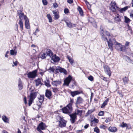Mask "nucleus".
<instances>
[{"label":"nucleus","instance_id":"f257e3e1","mask_svg":"<svg viewBox=\"0 0 133 133\" xmlns=\"http://www.w3.org/2000/svg\"><path fill=\"white\" fill-rule=\"evenodd\" d=\"M74 103V99L70 98V101H68V104L66 107L62 108L61 110L63 113L69 115L70 117L71 122L72 123L75 122L77 117L76 112H75L71 114L73 110L72 106Z\"/></svg>","mask_w":133,"mask_h":133},{"label":"nucleus","instance_id":"f03ea898","mask_svg":"<svg viewBox=\"0 0 133 133\" xmlns=\"http://www.w3.org/2000/svg\"><path fill=\"white\" fill-rule=\"evenodd\" d=\"M130 43L128 41H126L124 45H123L121 44L117 43L116 46L115 48L117 50L122 52H126L129 48Z\"/></svg>","mask_w":133,"mask_h":133},{"label":"nucleus","instance_id":"7ed1b4c3","mask_svg":"<svg viewBox=\"0 0 133 133\" xmlns=\"http://www.w3.org/2000/svg\"><path fill=\"white\" fill-rule=\"evenodd\" d=\"M37 92H34L33 90L31 91L30 96H29V97L28 101V105L29 106H30L32 104L34 100L37 96Z\"/></svg>","mask_w":133,"mask_h":133},{"label":"nucleus","instance_id":"20e7f679","mask_svg":"<svg viewBox=\"0 0 133 133\" xmlns=\"http://www.w3.org/2000/svg\"><path fill=\"white\" fill-rule=\"evenodd\" d=\"M118 8L115 1H112L111 2L110 4L109 9L113 13L118 11Z\"/></svg>","mask_w":133,"mask_h":133},{"label":"nucleus","instance_id":"39448f33","mask_svg":"<svg viewBox=\"0 0 133 133\" xmlns=\"http://www.w3.org/2000/svg\"><path fill=\"white\" fill-rule=\"evenodd\" d=\"M57 117L59 123L58 126L61 128L65 127L67 121L64 119L63 117L60 116H58Z\"/></svg>","mask_w":133,"mask_h":133},{"label":"nucleus","instance_id":"423d86ee","mask_svg":"<svg viewBox=\"0 0 133 133\" xmlns=\"http://www.w3.org/2000/svg\"><path fill=\"white\" fill-rule=\"evenodd\" d=\"M46 125L43 122H41L38 125L37 128V131L41 133H43L42 130H45L46 127Z\"/></svg>","mask_w":133,"mask_h":133},{"label":"nucleus","instance_id":"0eeeda50","mask_svg":"<svg viewBox=\"0 0 133 133\" xmlns=\"http://www.w3.org/2000/svg\"><path fill=\"white\" fill-rule=\"evenodd\" d=\"M17 15L19 16V20H22L24 19L25 21L28 19L26 15H24L22 11L21 10H18L17 11Z\"/></svg>","mask_w":133,"mask_h":133},{"label":"nucleus","instance_id":"6e6552de","mask_svg":"<svg viewBox=\"0 0 133 133\" xmlns=\"http://www.w3.org/2000/svg\"><path fill=\"white\" fill-rule=\"evenodd\" d=\"M37 70H35L32 72H30L27 74L28 77L32 78H35L37 76Z\"/></svg>","mask_w":133,"mask_h":133},{"label":"nucleus","instance_id":"1a4fd4ad","mask_svg":"<svg viewBox=\"0 0 133 133\" xmlns=\"http://www.w3.org/2000/svg\"><path fill=\"white\" fill-rule=\"evenodd\" d=\"M72 79V77L71 76L69 75L64 80V85H66L68 86L69 84L70 83Z\"/></svg>","mask_w":133,"mask_h":133},{"label":"nucleus","instance_id":"9d476101","mask_svg":"<svg viewBox=\"0 0 133 133\" xmlns=\"http://www.w3.org/2000/svg\"><path fill=\"white\" fill-rule=\"evenodd\" d=\"M64 21L65 23L67 26L70 28L76 27L77 26V25L76 24H72L68 20L66 19L64 20Z\"/></svg>","mask_w":133,"mask_h":133},{"label":"nucleus","instance_id":"9b49d317","mask_svg":"<svg viewBox=\"0 0 133 133\" xmlns=\"http://www.w3.org/2000/svg\"><path fill=\"white\" fill-rule=\"evenodd\" d=\"M44 95H40L38 97L39 101L40 103V104L39 105H38V104H37V105L38 106V109L41 107V105L42 103L44 101Z\"/></svg>","mask_w":133,"mask_h":133},{"label":"nucleus","instance_id":"f8f14e48","mask_svg":"<svg viewBox=\"0 0 133 133\" xmlns=\"http://www.w3.org/2000/svg\"><path fill=\"white\" fill-rule=\"evenodd\" d=\"M105 72H106L107 74L110 77L111 76V72L110 70V68L107 65H104L103 66Z\"/></svg>","mask_w":133,"mask_h":133},{"label":"nucleus","instance_id":"ddd939ff","mask_svg":"<svg viewBox=\"0 0 133 133\" xmlns=\"http://www.w3.org/2000/svg\"><path fill=\"white\" fill-rule=\"evenodd\" d=\"M83 91L81 90H80L79 91L77 90L74 91H70V94L71 95L72 97H74L77 95L79 94H83Z\"/></svg>","mask_w":133,"mask_h":133},{"label":"nucleus","instance_id":"4468645a","mask_svg":"<svg viewBox=\"0 0 133 133\" xmlns=\"http://www.w3.org/2000/svg\"><path fill=\"white\" fill-rule=\"evenodd\" d=\"M105 32L103 29L100 30V34L101 36L102 39L105 41L107 40L106 36L105 34Z\"/></svg>","mask_w":133,"mask_h":133},{"label":"nucleus","instance_id":"2eb2a0df","mask_svg":"<svg viewBox=\"0 0 133 133\" xmlns=\"http://www.w3.org/2000/svg\"><path fill=\"white\" fill-rule=\"evenodd\" d=\"M45 97L49 99H51V97L52 96V93L51 91L49 89H46L45 90Z\"/></svg>","mask_w":133,"mask_h":133},{"label":"nucleus","instance_id":"dca6fc26","mask_svg":"<svg viewBox=\"0 0 133 133\" xmlns=\"http://www.w3.org/2000/svg\"><path fill=\"white\" fill-rule=\"evenodd\" d=\"M52 12L53 14H54V19L56 20L58 19L60 17L59 11H57L56 10H54L52 11Z\"/></svg>","mask_w":133,"mask_h":133},{"label":"nucleus","instance_id":"f3484780","mask_svg":"<svg viewBox=\"0 0 133 133\" xmlns=\"http://www.w3.org/2000/svg\"><path fill=\"white\" fill-rule=\"evenodd\" d=\"M83 99L80 96H79L77 98L75 104L76 105H80L83 104Z\"/></svg>","mask_w":133,"mask_h":133},{"label":"nucleus","instance_id":"a211bd4d","mask_svg":"<svg viewBox=\"0 0 133 133\" xmlns=\"http://www.w3.org/2000/svg\"><path fill=\"white\" fill-rule=\"evenodd\" d=\"M130 7L129 6H128L124 7L122 8H120L119 7L118 8V11H119L121 13H123L125 12Z\"/></svg>","mask_w":133,"mask_h":133},{"label":"nucleus","instance_id":"6ab92c4d","mask_svg":"<svg viewBox=\"0 0 133 133\" xmlns=\"http://www.w3.org/2000/svg\"><path fill=\"white\" fill-rule=\"evenodd\" d=\"M51 59L54 62H58L60 60L59 57L57 56L56 55L52 56Z\"/></svg>","mask_w":133,"mask_h":133},{"label":"nucleus","instance_id":"aec40b11","mask_svg":"<svg viewBox=\"0 0 133 133\" xmlns=\"http://www.w3.org/2000/svg\"><path fill=\"white\" fill-rule=\"evenodd\" d=\"M109 131L111 132H115L117 131V128L115 127L110 126L108 128Z\"/></svg>","mask_w":133,"mask_h":133},{"label":"nucleus","instance_id":"412c9836","mask_svg":"<svg viewBox=\"0 0 133 133\" xmlns=\"http://www.w3.org/2000/svg\"><path fill=\"white\" fill-rule=\"evenodd\" d=\"M25 25L26 28L27 29H30V25L29 19H28L25 21Z\"/></svg>","mask_w":133,"mask_h":133},{"label":"nucleus","instance_id":"4be33fe9","mask_svg":"<svg viewBox=\"0 0 133 133\" xmlns=\"http://www.w3.org/2000/svg\"><path fill=\"white\" fill-rule=\"evenodd\" d=\"M52 84L54 86L57 87L58 85H60L61 83V82L59 81H54L51 82Z\"/></svg>","mask_w":133,"mask_h":133},{"label":"nucleus","instance_id":"5701e85b","mask_svg":"<svg viewBox=\"0 0 133 133\" xmlns=\"http://www.w3.org/2000/svg\"><path fill=\"white\" fill-rule=\"evenodd\" d=\"M46 53L47 54V55L50 57L52 56L53 54V53L52 50L49 49H46Z\"/></svg>","mask_w":133,"mask_h":133},{"label":"nucleus","instance_id":"b1692460","mask_svg":"<svg viewBox=\"0 0 133 133\" xmlns=\"http://www.w3.org/2000/svg\"><path fill=\"white\" fill-rule=\"evenodd\" d=\"M59 72L61 73H63L66 75H67L68 73L66 69L60 66H59Z\"/></svg>","mask_w":133,"mask_h":133},{"label":"nucleus","instance_id":"393cba45","mask_svg":"<svg viewBox=\"0 0 133 133\" xmlns=\"http://www.w3.org/2000/svg\"><path fill=\"white\" fill-rule=\"evenodd\" d=\"M122 80L124 85H126L127 84L129 81L128 76H125L122 78Z\"/></svg>","mask_w":133,"mask_h":133},{"label":"nucleus","instance_id":"a878e982","mask_svg":"<svg viewBox=\"0 0 133 133\" xmlns=\"http://www.w3.org/2000/svg\"><path fill=\"white\" fill-rule=\"evenodd\" d=\"M2 119L3 121L6 123H9V118L5 115H3L2 117Z\"/></svg>","mask_w":133,"mask_h":133},{"label":"nucleus","instance_id":"bb28decb","mask_svg":"<svg viewBox=\"0 0 133 133\" xmlns=\"http://www.w3.org/2000/svg\"><path fill=\"white\" fill-rule=\"evenodd\" d=\"M35 82L36 83V87L39 86L40 84H42L41 80L39 78H38L35 80Z\"/></svg>","mask_w":133,"mask_h":133},{"label":"nucleus","instance_id":"cd10ccee","mask_svg":"<svg viewBox=\"0 0 133 133\" xmlns=\"http://www.w3.org/2000/svg\"><path fill=\"white\" fill-rule=\"evenodd\" d=\"M67 58L68 59L69 62L71 64V65H73L74 63V59L71 58V57L68 55L67 56Z\"/></svg>","mask_w":133,"mask_h":133},{"label":"nucleus","instance_id":"c85d7f7f","mask_svg":"<svg viewBox=\"0 0 133 133\" xmlns=\"http://www.w3.org/2000/svg\"><path fill=\"white\" fill-rule=\"evenodd\" d=\"M109 98H107L104 101L101 106V108H104L106 105H107L108 102L109 101Z\"/></svg>","mask_w":133,"mask_h":133},{"label":"nucleus","instance_id":"c756f323","mask_svg":"<svg viewBox=\"0 0 133 133\" xmlns=\"http://www.w3.org/2000/svg\"><path fill=\"white\" fill-rule=\"evenodd\" d=\"M77 10L81 16H83V14L82 10L80 6H78Z\"/></svg>","mask_w":133,"mask_h":133},{"label":"nucleus","instance_id":"7c9ffc66","mask_svg":"<svg viewBox=\"0 0 133 133\" xmlns=\"http://www.w3.org/2000/svg\"><path fill=\"white\" fill-rule=\"evenodd\" d=\"M18 87L19 90H21L23 88L22 83L20 78L19 79V81L18 82Z\"/></svg>","mask_w":133,"mask_h":133},{"label":"nucleus","instance_id":"2f4dec72","mask_svg":"<svg viewBox=\"0 0 133 133\" xmlns=\"http://www.w3.org/2000/svg\"><path fill=\"white\" fill-rule=\"evenodd\" d=\"M101 77H103L101 78L103 80L105 81L106 82H107L108 83L110 82V79L109 78L104 77L103 76H101Z\"/></svg>","mask_w":133,"mask_h":133},{"label":"nucleus","instance_id":"473e14b6","mask_svg":"<svg viewBox=\"0 0 133 133\" xmlns=\"http://www.w3.org/2000/svg\"><path fill=\"white\" fill-rule=\"evenodd\" d=\"M83 112V111L82 110H79V109H77L76 111V114L77 115H78L80 117L82 115V113Z\"/></svg>","mask_w":133,"mask_h":133},{"label":"nucleus","instance_id":"72a5a7b5","mask_svg":"<svg viewBox=\"0 0 133 133\" xmlns=\"http://www.w3.org/2000/svg\"><path fill=\"white\" fill-rule=\"evenodd\" d=\"M44 83L45 85L47 87H49L51 86L50 81L48 79L46 81L44 82Z\"/></svg>","mask_w":133,"mask_h":133},{"label":"nucleus","instance_id":"f704fd0d","mask_svg":"<svg viewBox=\"0 0 133 133\" xmlns=\"http://www.w3.org/2000/svg\"><path fill=\"white\" fill-rule=\"evenodd\" d=\"M19 24L20 26V27L21 29V31H22L23 29V23L22 20H19V22L18 23Z\"/></svg>","mask_w":133,"mask_h":133},{"label":"nucleus","instance_id":"c9c22d12","mask_svg":"<svg viewBox=\"0 0 133 133\" xmlns=\"http://www.w3.org/2000/svg\"><path fill=\"white\" fill-rule=\"evenodd\" d=\"M95 110V109L94 108L93 109L89 110L86 113V116H88L90 114L92 113Z\"/></svg>","mask_w":133,"mask_h":133},{"label":"nucleus","instance_id":"e433bc0d","mask_svg":"<svg viewBox=\"0 0 133 133\" xmlns=\"http://www.w3.org/2000/svg\"><path fill=\"white\" fill-rule=\"evenodd\" d=\"M108 44L109 48L111 51H113L114 49L113 46L114 44L110 43L109 42H108Z\"/></svg>","mask_w":133,"mask_h":133},{"label":"nucleus","instance_id":"4c0bfd02","mask_svg":"<svg viewBox=\"0 0 133 133\" xmlns=\"http://www.w3.org/2000/svg\"><path fill=\"white\" fill-rule=\"evenodd\" d=\"M47 17L49 20V22L51 23L52 22V18L50 14H48L47 15Z\"/></svg>","mask_w":133,"mask_h":133},{"label":"nucleus","instance_id":"58836bf2","mask_svg":"<svg viewBox=\"0 0 133 133\" xmlns=\"http://www.w3.org/2000/svg\"><path fill=\"white\" fill-rule=\"evenodd\" d=\"M10 54L12 55H16L17 54V52L16 50H11L10 51Z\"/></svg>","mask_w":133,"mask_h":133},{"label":"nucleus","instance_id":"ea45409f","mask_svg":"<svg viewBox=\"0 0 133 133\" xmlns=\"http://www.w3.org/2000/svg\"><path fill=\"white\" fill-rule=\"evenodd\" d=\"M119 126L121 127L122 128L126 127L127 128L128 127V125L127 124L124 123V122H123L122 123V124H120Z\"/></svg>","mask_w":133,"mask_h":133},{"label":"nucleus","instance_id":"a19ab883","mask_svg":"<svg viewBox=\"0 0 133 133\" xmlns=\"http://www.w3.org/2000/svg\"><path fill=\"white\" fill-rule=\"evenodd\" d=\"M126 56L127 58V61L128 62L130 63L131 64H133V61L130 59L127 56Z\"/></svg>","mask_w":133,"mask_h":133},{"label":"nucleus","instance_id":"79ce46f5","mask_svg":"<svg viewBox=\"0 0 133 133\" xmlns=\"http://www.w3.org/2000/svg\"><path fill=\"white\" fill-rule=\"evenodd\" d=\"M118 15L116 16V17H115L114 18L116 22H118L120 21L121 19L119 18V16Z\"/></svg>","mask_w":133,"mask_h":133},{"label":"nucleus","instance_id":"37998d69","mask_svg":"<svg viewBox=\"0 0 133 133\" xmlns=\"http://www.w3.org/2000/svg\"><path fill=\"white\" fill-rule=\"evenodd\" d=\"M94 131L96 133H99L100 130L97 127H96L94 128Z\"/></svg>","mask_w":133,"mask_h":133},{"label":"nucleus","instance_id":"c03bdc74","mask_svg":"<svg viewBox=\"0 0 133 133\" xmlns=\"http://www.w3.org/2000/svg\"><path fill=\"white\" fill-rule=\"evenodd\" d=\"M112 40L113 41H116L115 39H113L112 40L111 39V38H110L109 39V40H108V39H107V40L106 41H107V42L108 43V42H109L110 43H112L113 44V43L112 42Z\"/></svg>","mask_w":133,"mask_h":133},{"label":"nucleus","instance_id":"a18cd8bd","mask_svg":"<svg viewBox=\"0 0 133 133\" xmlns=\"http://www.w3.org/2000/svg\"><path fill=\"white\" fill-rule=\"evenodd\" d=\"M131 21L127 17H125V22L126 23H128Z\"/></svg>","mask_w":133,"mask_h":133},{"label":"nucleus","instance_id":"49530a36","mask_svg":"<svg viewBox=\"0 0 133 133\" xmlns=\"http://www.w3.org/2000/svg\"><path fill=\"white\" fill-rule=\"evenodd\" d=\"M52 91L54 93H56L57 91H58V88H52Z\"/></svg>","mask_w":133,"mask_h":133},{"label":"nucleus","instance_id":"de8ad7c7","mask_svg":"<svg viewBox=\"0 0 133 133\" xmlns=\"http://www.w3.org/2000/svg\"><path fill=\"white\" fill-rule=\"evenodd\" d=\"M41 58L42 59H44L46 57V54L45 53H43L41 55Z\"/></svg>","mask_w":133,"mask_h":133},{"label":"nucleus","instance_id":"09e8293b","mask_svg":"<svg viewBox=\"0 0 133 133\" xmlns=\"http://www.w3.org/2000/svg\"><path fill=\"white\" fill-rule=\"evenodd\" d=\"M49 70H50V71L49 72H55V69L53 67H50L49 69Z\"/></svg>","mask_w":133,"mask_h":133},{"label":"nucleus","instance_id":"8fccbe9b","mask_svg":"<svg viewBox=\"0 0 133 133\" xmlns=\"http://www.w3.org/2000/svg\"><path fill=\"white\" fill-rule=\"evenodd\" d=\"M42 2L43 5H46L48 4V2L46 0H42Z\"/></svg>","mask_w":133,"mask_h":133},{"label":"nucleus","instance_id":"3c124183","mask_svg":"<svg viewBox=\"0 0 133 133\" xmlns=\"http://www.w3.org/2000/svg\"><path fill=\"white\" fill-rule=\"evenodd\" d=\"M107 127L106 126L104 125H102L99 126L100 128L104 129H105Z\"/></svg>","mask_w":133,"mask_h":133},{"label":"nucleus","instance_id":"603ef678","mask_svg":"<svg viewBox=\"0 0 133 133\" xmlns=\"http://www.w3.org/2000/svg\"><path fill=\"white\" fill-rule=\"evenodd\" d=\"M104 112L103 111H101L99 112L98 114L99 116H102L104 115Z\"/></svg>","mask_w":133,"mask_h":133},{"label":"nucleus","instance_id":"864d4df0","mask_svg":"<svg viewBox=\"0 0 133 133\" xmlns=\"http://www.w3.org/2000/svg\"><path fill=\"white\" fill-rule=\"evenodd\" d=\"M88 79L91 81H92L94 79V78L91 75L88 78Z\"/></svg>","mask_w":133,"mask_h":133},{"label":"nucleus","instance_id":"5fc2aeb1","mask_svg":"<svg viewBox=\"0 0 133 133\" xmlns=\"http://www.w3.org/2000/svg\"><path fill=\"white\" fill-rule=\"evenodd\" d=\"M117 93L119 94V96L121 97H123L124 95L122 93V92L118 91L117 92Z\"/></svg>","mask_w":133,"mask_h":133},{"label":"nucleus","instance_id":"6e6d98bb","mask_svg":"<svg viewBox=\"0 0 133 133\" xmlns=\"http://www.w3.org/2000/svg\"><path fill=\"white\" fill-rule=\"evenodd\" d=\"M18 63V62L17 61H16L15 62L13 61V63L14 64L12 65V66L14 67V66H16L17 65Z\"/></svg>","mask_w":133,"mask_h":133},{"label":"nucleus","instance_id":"4d7b16f0","mask_svg":"<svg viewBox=\"0 0 133 133\" xmlns=\"http://www.w3.org/2000/svg\"><path fill=\"white\" fill-rule=\"evenodd\" d=\"M111 119V117H108L107 118H106V119L105 121V122L106 123H107L108 122H110Z\"/></svg>","mask_w":133,"mask_h":133},{"label":"nucleus","instance_id":"13d9d810","mask_svg":"<svg viewBox=\"0 0 133 133\" xmlns=\"http://www.w3.org/2000/svg\"><path fill=\"white\" fill-rule=\"evenodd\" d=\"M132 4V6L133 7V2H132L131 3ZM130 16L132 17H133V10L130 14Z\"/></svg>","mask_w":133,"mask_h":133},{"label":"nucleus","instance_id":"bf43d9fd","mask_svg":"<svg viewBox=\"0 0 133 133\" xmlns=\"http://www.w3.org/2000/svg\"><path fill=\"white\" fill-rule=\"evenodd\" d=\"M64 12L65 14H67L69 12V11L68 8H65L64 10Z\"/></svg>","mask_w":133,"mask_h":133},{"label":"nucleus","instance_id":"052dcab7","mask_svg":"<svg viewBox=\"0 0 133 133\" xmlns=\"http://www.w3.org/2000/svg\"><path fill=\"white\" fill-rule=\"evenodd\" d=\"M93 121H94L95 123H97L98 122V120L96 118H95L93 121H91V123L93 122Z\"/></svg>","mask_w":133,"mask_h":133},{"label":"nucleus","instance_id":"680f3d73","mask_svg":"<svg viewBox=\"0 0 133 133\" xmlns=\"http://www.w3.org/2000/svg\"><path fill=\"white\" fill-rule=\"evenodd\" d=\"M58 6V5L57 4V3L55 2V3L53 4V7L54 8H57Z\"/></svg>","mask_w":133,"mask_h":133},{"label":"nucleus","instance_id":"e2e57ef3","mask_svg":"<svg viewBox=\"0 0 133 133\" xmlns=\"http://www.w3.org/2000/svg\"><path fill=\"white\" fill-rule=\"evenodd\" d=\"M58 68L56 69L55 70V73L57 74L59 73V66H58Z\"/></svg>","mask_w":133,"mask_h":133},{"label":"nucleus","instance_id":"0e129e2a","mask_svg":"<svg viewBox=\"0 0 133 133\" xmlns=\"http://www.w3.org/2000/svg\"><path fill=\"white\" fill-rule=\"evenodd\" d=\"M23 101L24 102L25 104L26 105L27 104V102L26 101V97L25 96L23 98Z\"/></svg>","mask_w":133,"mask_h":133},{"label":"nucleus","instance_id":"69168bd1","mask_svg":"<svg viewBox=\"0 0 133 133\" xmlns=\"http://www.w3.org/2000/svg\"><path fill=\"white\" fill-rule=\"evenodd\" d=\"M105 33L107 36H110V33L108 31H106L105 32Z\"/></svg>","mask_w":133,"mask_h":133},{"label":"nucleus","instance_id":"338daca9","mask_svg":"<svg viewBox=\"0 0 133 133\" xmlns=\"http://www.w3.org/2000/svg\"><path fill=\"white\" fill-rule=\"evenodd\" d=\"M94 19L92 18L91 17L89 19V21L90 22V23H92V22L94 21Z\"/></svg>","mask_w":133,"mask_h":133},{"label":"nucleus","instance_id":"774afa93","mask_svg":"<svg viewBox=\"0 0 133 133\" xmlns=\"http://www.w3.org/2000/svg\"><path fill=\"white\" fill-rule=\"evenodd\" d=\"M67 2L69 4H71L73 3V0H67Z\"/></svg>","mask_w":133,"mask_h":133}]
</instances>
